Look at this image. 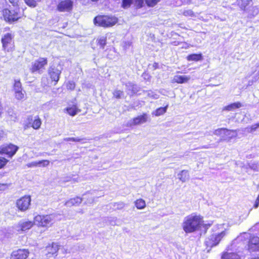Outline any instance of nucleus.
Instances as JSON below:
<instances>
[{"instance_id":"e433bc0d","label":"nucleus","mask_w":259,"mask_h":259,"mask_svg":"<svg viewBox=\"0 0 259 259\" xmlns=\"http://www.w3.org/2000/svg\"><path fill=\"white\" fill-rule=\"evenodd\" d=\"M160 0H145L147 5L150 7H153L155 6Z\"/></svg>"},{"instance_id":"1a4fd4ad","label":"nucleus","mask_w":259,"mask_h":259,"mask_svg":"<svg viewBox=\"0 0 259 259\" xmlns=\"http://www.w3.org/2000/svg\"><path fill=\"white\" fill-rule=\"evenodd\" d=\"M31 200L30 196H24L17 200L16 206L19 210L25 211L29 209Z\"/></svg>"},{"instance_id":"393cba45","label":"nucleus","mask_w":259,"mask_h":259,"mask_svg":"<svg viewBox=\"0 0 259 259\" xmlns=\"http://www.w3.org/2000/svg\"><path fill=\"white\" fill-rule=\"evenodd\" d=\"M187 59L188 61H197L202 59L201 54H194L187 56Z\"/></svg>"},{"instance_id":"5701e85b","label":"nucleus","mask_w":259,"mask_h":259,"mask_svg":"<svg viewBox=\"0 0 259 259\" xmlns=\"http://www.w3.org/2000/svg\"><path fill=\"white\" fill-rule=\"evenodd\" d=\"M179 179L182 182H185L189 179V174L188 170H183L178 175Z\"/></svg>"},{"instance_id":"7ed1b4c3","label":"nucleus","mask_w":259,"mask_h":259,"mask_svg":"<svg viewBox=\"0 0 259 259\" xmlns=\"http://www.w3.org/2000/svg\"><path fill=\"white\" fill-rule=\"evenodd\" d=\"M19 9L18 7L11 8V9H5L3 11V15L6 21L8 22H13L17 20L21 17L19 13Z\"/></svg>"},{"instance_id":"9b49d317","label":"nucleus","mask_w":259,"mask_h":259,"mask_svg":"<svg viewBox=\"0 0 259 259\" xmlns=\"http://www.w3.org/2000/svg\"><path fill=\"white\" fill-rule=\"evenodd\" d=\"M3 47L5 50L10 52L14 47L13 36L10 33H7L2 39Z\"/></svg>"},{"instance_id":"09e8293b","label":"nucleus","mask_w":259,"mask_h":259,"mask_svg":"<svg viewBox=\"0 0 259 259\" xmlns=\"http://www.w3.org/2000/svg\"><path fill=\"white\" fill-rule=\"evenodd\" d=\"M256 229H259V223H256L252 228H251V230L254 231Z\"/></svg>"},{"instance_id":"39448f33","label":"nucleus","mask_w":259,"mask_h":259,"mask_svg":"<svg viewBox=\"0 0 259 259\" xmlns=\"http://www.w3.org/2000/svg\"><path fill=\"white\" fill-rule=\"evenodd\" d=\"M35 224L34 221H31L27 220H22L15 224L13 229L19 233H22L30 229Z\"/></svg>"},{"instance_id":"dca6fc26","label":"nucleus","mask_w":259,"mask_h":259,"mask_svg":"<svg viewBox=\"0 0 259 259\" xmlns=\"http://www.w3.org/2000/svg\"><path fill=\"white\" fill-rule=\"evenodd\" d=\"M248 249L250 251H255L259 249V238L257 236L252 237L248 243Z\"/></svg>"},{"instance_id":"aec40b11","label":"nucleus","mask_w":259,"mask_h":259,"mask_svg":"<svg viewBox=\"0 0 259 259\" xmlns=\"http://www.w3.org/2000/svg\"><path fill=\"white\" fill-rule=\"evenodd\" d=\"M82 201V199L79 197L71 198L65 202V205L67 207H71L74 205H78Z\"/></svg>"},{"instance_id":"3c124183","label":"nucleus","mask_w":259,"mask_h":259,"mask_svg":"<svg viewBox=\"0 0 259 259\" xmlns=\"http://www.w3.org/2000/svg\"><path fill=\"white\" fill-rule=\"evenodd\" d=\"M189 47V46L187 44H183L182 48H188Z\"/></svg>"},{"instance_id":"a211bd4d","label":"nucleus","mask_w":259,"mask_h":259,"mask_svg":"<svg viewBox=\"0 0 259 259\" xmlns=\"http://www.w3.org/2000/svg\"><path fill=\"white\" fill-rule=\"evenodd\" d=\"M61 73V70L55 68H51L49 69V74L53 80L57 82L59 79V76Z\"/></svg>"},{"instance_id":"4c0bfd02","label":"nucleus","mask_w":259,"mask_h":259,"mask_svg":"<svg viewBox=\"0 0 259 259\" xmlns=\"http://www.w3.org/2000/svg\"><path fill=\"white\" fill-rule=\"evenodd\" d=\"M144 4V0H135V5L137 8L142 7Z\"/></svg>"},{"instance_id":"4468645a","label":"nucleus","mask_w":259,"mask_h":259,"mask_svg":"<svg viewBox=\"0 0 259 259\" xmlns=\"http://www.w3.org/2000/svg\"><path fill=\"white\" fill-rule=\"evenodd\" d=\"M73 3L70 0L61 2L57 6V9L60 12H69L72 9Z\"/></svg>"},{"instance_id":"c03bdc74","label":"nucleus","mask_w":259,"mask_h":259,"mask_svg":"<svg viewBox=\"0 0 259 259\" xmlns=\"http://www.w3.org/2000/svg\"><path fill=\"white\" fill-rule=\"evenodd\" d=\"M75 83L73 81H69L67 85V89L70 90H73L75 88Z\"/></svg>"},{"instance_id":"37998d69","label":"nucleus","mask_w":259,"mask_h":259,"mask_svg":"<svg viewBox=\"0 0 259 259\" xmlns=\"http://www.w3.org/2000/svg\"><path fill=\"white\" fill-rule=\"evenodd\" d=\"M27 167H38V161H33L30 163H29L27 164Z\"/></svg>"},{"instance_id":"72a5a7b5","label":"nucleus","mask_w":259,"mask_h":259,"mask_svg":"<svg viewBox=\"0 0 259 259\" xmlns=\"http://www.w3.org/2000/svg\"><path fill=\"white\" fill-rule=\"evenodd\" d=\"M133 0H122V7L124 8H127L130 7Z\"/></svg>"},{"instance_id":"864d4df0","label":"nucleus","mask_w":259,"mask_h":259,"mask_svg":"<svg viewBox=\"0 0 259 259\" xmlns=\"http://www.w3.org/2000/svg\"><path fill=\"white\" fill-rule=\"evenodd\" d=\"M256 200L259 201V195H258Z\"/></svg>"},{"instance_id":"ddd939ff","label":"nucleus","mask_w":259,"mask_h":259,"mask_svg":"<svg viewBox=\"0 0 259 259\" xmlns=\"http://www.w3.org/2000/svg\"><path fill=\"white\" fill-rule=\"evenodd\" d=\"M29 252L27 249H18L13 251L11 255V259H26Z\"/></svg>"},{"instance_id":"58836bf2","label":"nucleus","mask_w":259,"mask_h":259,"mask_svg":"<svg viewBox=\"0 0 259 259\" xmlns=\"http://www.w3.org/2000/svg\"><path fill=\"white\" fill-rule=\"evenodd\" d=\"M25 3L29 6L34 7L36 6V2L35 0H24Z\"/></svg>"},{"instance_id":"c9c22d12","label":"nucleus","mask_w":259,"mask_h":259,"mask_svg":"<svg viewBox=\"0 0 259 259\" xmlns=\"http://www.w3.org/2000/svg\"><path fill=\"white\" fill-rule=\"evenodd\" d=\"M38 167H46L50 164V161L48 160H42L38 161Z\"/></svg>"},{"instance_id":"8fccbe9b","label":"nucleus","mask_w":259,"mask_h":259,"mask_svg":"<svg viewBox=\"0 0 259 259\" xmlns=\"http://www.w3.org/2000/svg\"><path fill=\"white\" fill-rule=\"evenodd\" d=\"M258 205H259V201L256 200L255 202V203L254 204V207L255 208H257Z\"/></svg>"},{"instance_id":"bb28decb","label":"nucleus","mask_w":259,"mask_h":259,"mask_svg":"<svg viewBox=\"0 0 259 259\" xmlns=\"http://www.w3.org/2000/svg\"><path fill=\"white\" fill-rule=\"evenodd\" d=\"M168 108V105H167L164 107H160L156 109L154 112H153V114L155 115L156 116H158L164 114Z\"/></svg>"},{"instance_id":"2f4dec72","label":"nucleus","mask_w":259,"mask_h":259,"mask_svg":"<svg viewBox=\"0 0 259 259\" xmlns=\"http://www.w3.org/2000/svg\"><path fill=\"white\" fill-rule=\"evenodd\" d=\"M98 44L102 49H104L106 44V37L105 36L101 37L98 40Z\"/></svg>"},{"instance_id":"c85d7f7f","label":"nucleus","mask_w":259,"mask_h":259,"mask_svg":"<svg viewBox=\"0 0 259 259\" xmlns=\"http://www.w3.org/2000/svg\"><path fill=\"white\" fill-rule=\"evenodd\" d=\"M251 1H245V0H239L237 1L238 5L240 6V8L242 10H245L246 7L248 6Z\"/></svg>"},{"instance_id":"4d7b16f0","label":"nucleus","mask_w":259,"mask_h":259,"mask_svg":"<svg viewBox=\"0 0 259 259\" xmlns=\"http://www.w3.org/2000/svg\"><path fill=\"white\" fill-rule=\"evenodd\" d=\"M204 148H208V147H207V146H205V147H204Z\"/></svg>"},{"instance_id":"4be33fe9","label":"nucleus","mask_w":259,"mask_h":259,"mask_svg":"<svg viewBox=\"0 0 259 259\" xmlns=\"http://www.w3.org/2000/svg\"><path fill=\"white\" fill-rule=\"evenodd\" d=\"M242 106V104L240 102H237L224 107L223 108V110H227L229 111H234L236 109L241 107Z\"/></svg>"},{"instance_id":"cd10ccee","label":"nucleus","mask_w":259,"mask_h":259,"mask_svg":"<svg viewBox=\"0 0 259 259\" xmlns=\"http://www.w3.org/2000/svg\"><path fill=\"white\" fill-rule=\"evenodd\" d=\"M41 124V121L40 119L38 117H36L32 124V127L35 130H38Z\"/></svg>"},{"instance_id":"412c9836","label":"nucleus","mask_w":259,"mask_h":259,"mask_svg":"<svg viewBox=\"0 0 259 259\" xmlns=\"http://www.w3.org/2000/svg\"><path fill=\"white\" fill-rule=\"evenodd\" d=\"M147 121V115L146 114H144L142 115L139 116L135 118L133 120V124L137 125L145 123Z\"/></svg>"},{"instance_id":"6e6552de","label":"nucleus","mask_w":259,"mask_h":259,"mask_svg":"<svg viewBox=\"0 0 259 259\" xmlns=\"http://www.w3.org/2000/svg\"><path fill=\"white\" fill-rule=\"evenodd\" d=\"M13 91L15 98L17 100H22L25 99L26 93L22 90L21 83L19 80L15 81Z\"/></svg>"},{"instance_id":"c756f323","label":"nucleus","mask_w":259,"mask_h":259,"mask_svg":"<svg viewBox=\"0 0 259 259\" xmlns=\"http://www.w3.org/2000/svg\"><path fill=\"white\" fill-rule=\"evenodd\" d=\"M82 200L84 199H88L87 201H85V203L88 204H92L94 202V198L92 196H90L89 194H85L83 195Z\"/></svg>"},{"instance_id":"49530a36","label":"nucleus","mask_w":259,"mask_h":259,"mask_svg":"<svg viewBox=\"0 0 259 259\" xmlns=\"http://www.w3.org/2000/svg\"><path fill=\"white\" fill-rule=\"evenodd\" d=\"M8 188V185L7 184H0V191H5Z\"/></svg>"},{"instance_id":"f704fd0d","label":"nucleus","mask_w":259,"mask_h":259,"mask_svg":"<svg viewBox=\"0 0 259 259\" xmlns=\"http://www.w3.org/2000/svg\"><path fill=\"white\" fill-rule=\"evenodd\" d=\"M258 127H259V122L257 123L256 124H254L253 125H252L250 127H247L246 129L247 130V132H248L249 133H251V132H253L256 131V130Z\"/></svg>"},{"instance_id":"6ab92c4d","label":"nucleus","mask_w":259,"mask_h":259,"mask_svg":"<svg viewBox=\"0 0 259 259\" xmlns=\"http://www.w3.org/2000/svg\"><path fill=\"white\" fill-rule=\"evenodd\" d=\"M64 110L70 116H74L78 113L80 112V110L78 109L75 105L69 106L66 108Z\"/></svg>"},{"instance_id":"ea45409f","label":"nucleus","mask_w":259,"mask_h":259,"mask_svg":"<svg viewBox=\"0 0 259 259\" xmlns=\"http://www.w3.org/2000/svg\"><path fill=\"white\" fill-rule=\"evenodd\" d=\"M8 162V160L4 157H0V168L4 167L7 163Z\"/></svg>"},{"instance_id":"a878e982","label":"nucleus","mask_w":259,"mask_h":259,"mask_svg":"<svg viewBox=\"0 0 259 259\" xmlns=\"http://www.w3.org/2000/svg\"><path fill=\"white\" fill-rule=\"evenodd\" d=\"M135 205L138 209H143L146 207V202L143 199H139L135 201Z\"/></svg>"},{"instance_id":"9d476101","label":"nucleus","mask_w":259,"mask_h":259,"mask_svg":"<svg viewBox=\"0 0 259 259\" xmlns=\"http://www.w3.org/2000/svg\"><path fill=\"white\" fill-rule=\"evenodd\" d=\"M47 58H39L32 63L30 70L33 73L35 72L41 73L42 69L45 68V66L47 65Z\"/></svg>"},{"instance_id":"79ce46f5","label":"nucleus","mask_w":259,"mask_h":259,"mask_svg":"<svg viewBox=\"0 0 259 259\" xmlns=\"http://www.w3.org/2000/svg\"><path fill=\"white\" fill-rule=\"evenodd\" d=\"M65 141L79 142L81 140L78 138H66L64 139Z\"/></svg>"},{"instance_id":"de8ad7c7","label":"nucleus","mask_w":259,"mask_h":259,"mask_svg":"<svg viewBox=\"0 0 259 259\" xmlns=\"http://www.w3.org/2000/svg\"><path fill=\"white\" fill-rule=\"evenodd\" d=\"M125 206V204L123 202H118L117 203V208L122 209Z\"/></svg>"},{"instance_id":"0eeeda50","label":"nucleus","mask_w":259,"mask_h":259,"mask_svg":"<svg viewBox=\"0 0 259 259\" xmlns=\"http://www.w3.org/2000/svg\"><path fill=\"white\" fill-rule=\"evenodd\" d=\"M226 234V231H223L220 233L211 235L206 239V245L208 247H212L218 245Z\"/></svg>"},{"instance_id":"473e14b6","label":"nucleus","mask_w":259,"mask_h":259,"mask_svg":"<svg viewBox=\"0 0 259 259\" xmlns=\"http://www.w3.org/2000/svg\"><path fill=\"white\" fill-rule=\"evenodd\" d=\"M113 96L117 99L121 98L123 96V93L120 90H115L113 93Z\"/></svg>"},{"instance_id":"a18cd8bd","label":"nucleus","mask_w":259,"mask_h":259,"mask_svg":"<svg viewBox=\"0 0 259 259\" xmlns=\"http://www.w3.org/2000/svg\"><path fill=\"white\" fill-rule=\"evenodd\" d=\"M184 15L186 16H192L194 15L193 12L191 10L185 11L183 13Z\"/></svg>"},{"instance_id":"7c9ffc66","label":"nucleus","mask_w":259,"mask_h":259,"mask_svg":"<svg viewBox=\"0 0 259 259\" xmlns=\"http://www.w3.org/2000/svg\"><path fill=\"white\" fill-rule=\"evenodd\" d=\"M259 13V8L256 6L251 7L249 11V14L253 16L257 15Z\"/></svg>"},{"instance_id":"423d86ee","label":"nucleus","mask_w":259,"mask_h":259,"mask_svg":"<svg viewBox=\"0 0 259 259\" xmlns=\"http://www.w3.org/2000/svg\"><path fill=\"white\" fill-rule=\"evenodd\" d=\"M213 134L220 136L222 140L228 141L231 140L232 138L236 137L237 136L236 131L235 130H229L224 128L215 130L213 132Z\"/></svg>"},{"instance_id":"603ef678","label":"nucleus","mask_w":259,"mask_h":259,"mask_svg":"<svg viewBox=\"0 0 259 259\" xmlns=\"http://www.w3.org/2000/svg\"><path fill=\"white\" fill-rule=\"evenodd\" d=\"M132 91L133 93H135L136 92V90L135 89V85H133Z\"/></svg>"},{"instance_id":"f257e3e1","label":"nucleus","mask_w":259,"mask_h":259,"mask_svg":"<svg viewBox=\"0 0 259 259\" xmlns=\"http://www.w3.org/2000/svg\"><path fill=\"white\" fill-rule=\"evenodd\" d=\"M204 225L203 218L201 215L192 213L184 218L182 227L186 234H189L200 230Z\"/></svg>"},{"instance_id":"f3484780","label":"nucleus","mask_w":259,"mask_h":259,"mask_svg":"<svg viewBox=\"0 0 259 259\" xmlns=\"http://www.w3.org/2000/svg\"><path fill=\"white\" fill-rule=\"evenodd\" d=\"M191 79L189 75H176L174 76L172 80V82L178 83H187Z\"/></svg>"},{"instance_id":"2eb2a0df","label":"nucleus","mask_w":259,"mask_h":259,"mask_svg":"<svg viewBox=\"0 0 259 259\" xmlns=\"http://www.w3.org/2000/svg\"><path fill=\"white\" fill-rule=\"evenodd\" d=\"M59 250V246L57 243H53L46 247V251L47 257L51 258L54 255H56Z\"/></svg>"},{"instance_id":"6e6d98bb","label":"nucleus","mask_w":259,"mask_h":259,"mask_svg":"<svg viewBox=\"0 0 259 259\" xmlns=\"http://www.w3.org/2000/svg\"><path fill=\"white\" fill-rule=\"evenodd\" d=\"M92 1H93V2H97V1H98V0H92Z\"/></svg>"},{"instance_id":"20e7f679","label":"nucleus","mask_w":259,"mask_h":259,"mask_svg":"<svg viewBox=\"0 0 259 259\" xmlns=\"http://www.w3.org/2000/svg\"><path fill=\"white\" fill-rule=\"evenodd\" d=\"M53 215H37L34 218V223L43 227H49L53 223Z\"/></svg>"},{"instance_id":"b1692460","label":"nucleus","mask_w":259,"mask_h":259,"mask_svg":"<svg viewBox=\"0 0 259 259\" xmlns=\"http://www.w3.org/2000/svg\"><path fill=\"white\" fill-rule=\"evenodd\" d=\"M222 257V259H240L239 255L234 252H226Z\"/></svg>"},{"instance_id":"f8f14e48","label":"nucleus","mask_w":259,"mask_h":259,"mask_svg":"<svg viewBox=\"0 0 259 259\" xmlns=\"http://www.w3.org/2000/svg\"><path fill=\"white\" fill-rule=\"evenodd\" d=\"M18 147L13 144L4 145L0 147V154H6L9 157H12L18 150Z\"/></svg>"},{"instance_id":"f03ea898","label":"nucleus","mask_w":259,"mask_h":259,"mask_svg":"<svg viewBox=\"0 0 259 259\" xmlns=\"http://www.w3.org/2000/svg\"><path fill=\"white\" fill-rule=\"evenodd\" d=\"M117 22L118 19L111 16L99 15L94 19L95 25L105 28L112 27Z\"/></svg>"},{"instance_id":"a19ab883","label":"nucleus","mask_w":259,"mask_h":259,"mask_svg":"<svg viewBox=\"0 0 259 259\" xmlns=\"http://www.w3.org/2000/svg\"><path fill=\"white\" fill-rule=\"evenodd\" d=\"M147 95L148 97L152 99H157L158 98V95L151 91L149 92Z\"/></svg>"},{"instance_id":"5fc2aeb1","label":"nucleus","mask_w":259,"mask_h":259,"mask_svg":"<svg viewBox=\"0 0 259 259\" xmlns=\"http://www.w3.org/2000/svg\"><path fill=\"white\" fill-rule=\"evenodd\" d=\"M9 1H10V3H12L13 2L14 0H9Z\"/></svg>"}]
</instances>
